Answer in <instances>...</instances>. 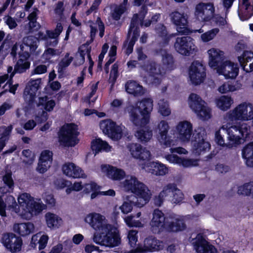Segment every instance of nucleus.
I'll return each instance as SVG.
<instances>
[{"mask_svg": "<svg viewBox=\"0 0 253 253\" xmlns=\"http://www.w3.org/2000/svg\"><path fill=\"white\" fill-rule=\"evenodd\" d=\"M161 54L162 64L149 60L140 66L141 77L147 84H159L161 77L173 68L174 60L172 55L164 50L161 51Z\"/></svg>", "mask_w": 253, "mask_h": 253, "instance_id": "f257e3e1", "label": "nucleus"}, {"mask_svg": "<svg viewBox=\"0 0 253 253\" xmlns=\"http://www.w3.org/2000/svg\"><path fill=\"white\" fill-rule=\"evenodd\" d=\"M250 128V126L245 123L233 126L230 124L223 125L215 132V141L221 146L229 148L236 146L241 143L244 135H248Z\"/></svg>", "mask_w": 253, "mask_h": 253, "instance_id": "f03ea898", "label": "nucleus"}, {"mask_svg": "<svg viewBox=\"0 0 253 253\" xmlns=\"http://www.w3.org/2000/svg\"><path fill=\"white\" fill-rule=\"evenodd\" d=\"M92 240L96 244L109 248L118 246L121 242L118 230L112 225L100 233H95Z\"/></svg>", "mask_w": 253, "mask_h": 253, "instance_id": "7ed1b4c3", "label": "nucleus"}, {"mask_svg": "<svg viewBox=\"0 0 253 253\" xmlns=\"http://www.w3.org/2000/svg\"><path fill=\"white\" fill-rule=\"evenodd\" d=\"M18 202L23 209V216L26 219H30L33 215L41 212L45 208V205L42 203L36 202L29 194L24 193L20 195Z\"/></svg>", "mask_w": 253, "mask_h": 253, "instance_id": "20e7f679", "label": "nucleus"}, {"mask_svg": "<svg viewBox=\"0 0 253 253\" xmlns=\"http://www.w3.org/2000/svg\"><path fill=\"white\" fill-rule=\"evenodd\" d=\"M227 121H248L253 120V103L244 102L236 106L225 115Z\"/></svg>", "mask_w": 253, "mask_h": 253, "instance_id": "39448f33", "label": "nucleus"}, {"mask_svg": "<svg viewBox=\"0 0 253 253\" xmlns=\"http://www.w3.org/2000/svg\"><path fill=\"white\" fill-rule=\"evenodd\" d=\"M78 126L74 124L64 125L58 134L60 144L64 146H74L79 141Z\"/></svg>", "mask_w": 253, "mask_h": 253, "instance_id": "423d86ee", "label": "nucleus"}, {"mask_svg": "<svg viewBox=\"0 0 253 253\" xmlns=\"http://www.w3.org/2000/svg\"><path fill=\"white\" fill-rule=\"evenodd\" d=\"M174 47L178 53L185 56H190L195 53L198 50L194 43V40L189 36L176 38Z\"/></svg>", "mask_w": 253, "mask_h": 253, "instance_id": "0eeeda50", "label": "nucleus"}, {"mask_svg": "<svg viewBox=\"0 0 253 253\" xmlns=\"http://www.w3.org/2000/svg\"><path fill=\"white\" fill-rule=\"evenodd\" d=\"M169 128L168 123L162 120L158 123L154 129L155 132L156 133L157 140L164 148L170 147L172 142L171 136L168 134Z\"/></svg>", "mask_w": 253, "mask_h": 253, "instance_id": "6e6552de", "label": "nucleus"}, {"mask_svg": "<svg viewBox=\"0 0 253 253\" xmlns=\"http://www.w3.org/2000/svg\"><path fill=\"white\" fill-rule=\"evenodd\" d=\"M84 220L94 230L99 232L107 229L111 225L108 223L104 215L96 212L89 213L86 216Z\"/></svg>", "mask_w": 253, "mask_h": 253, "instance_id": "1a4fd4ad", "label": "nucleus"}, {"mask_svg": "<svg viewBox=\"0 0 253 253\" xmlns=\"http://www.w3.org/2000/svg\"><path fill=\"white\" fill-rule=\"evenodd\" d=\"M214 12V7L212 3L200 2L195 7V16L200 21H209L213 17Z\"/></svg>", "mask_w": 253, "mask_h": 253, "instance_id": "9d476101", "label": "nucleus"}, {"mask_svg": "<svg viewBox=\"0 0 253 253\" xmlns=\"http://www.w3.org/2000/svg\"><path fill=\"white\" fill-rule=\"evenodd\" d=\"M100 127L103 133L114 140H118L122 136L121 127L110 120H105L100 123Z\"/></svg>", "mask_w": 253, "mask_h": 253, "instance_id": "9b49d317", "label": "nucleus"}, {"mask_svg": "<svg viewBox=\"0 0 253 253\" xmlns=\"http://www.w3.org/2000/svg\"><path fill=\"white\" fill-rule=\"evenodd\" d=\"M166 218L164 213L159 209H155L152 213V218L150 221V230L153 233L158 234L166 227Z\"/></svg>", "mask_w": 253, "mask_h": 253, "instance_id": "f8f14e48", "label": "nucleus"}, {"mask_svg": "<svg viewBox=\"0 0 253 253\" xmlns=\"http://www.w3.org/2000/svg\"><path fill=\"white\" fill-rule=\"evenodd\" d=\"M147 12V7L145 5H143L141 7V10L139 12V14H135L131 19L127 37H129L131 33L132 32L133 35L131 39H135V42L137 40L138 37L139 36V30L138 26L139 25L141 26L143 25V20L144 19Z\"/></svg>", "mask_w": 253, "mask_h": 253, "instance_id": "ddd939ff", "label": "nucleus"}, {"mask_svg": "<svg viewBox=\"0 0 253 253\" xmlns=\"http://www.w3.org/2000/svg\"><path fill=\"white\" fill-rule=\"evenodd\" d=\"M189 77L192 83L196 85L202 83L206 77L205 69L199 61L193 62L190 68Z\"/></svg>", "mask_w": 253, "mask_h": 253, "instance_id": "4468645a", "label": "nucleus"}, {"mask_svg": "<svg viewBox=\"0 0 253 253\" xmlns=\"http://www.w3.org/2000/svg\"><path fill=\"white\" fill-rule=\"evenodd\" d=\"M133 193L137 196L136 201L134 203L138 207H142L148 203L152 196V193L148 187L141 182Z\"/></svg>", "mask_w": 253, "mask_h": 253, "instance_id": "2eb2a0df", "label": "nucleus"}, {"mask_svg": "<svg viewBox=\"0 0 253 253\" xmlns=\"http://www.w3.org/2000/svg\"><path fill=\"white\" fill-rule=\"evenodd\" d=\"M127 149L134 158L142 161H149L152 158L150 151L138 143H129Z\"/></svg>", "mask_w": 253, "mask_h": 253, "instance_id": "dca6fc26", "label": "nucleus"}, {"mask_svg": "<svg viewBox=\"0 0 253 253\" xmlns=\"http://www.w3.org/2000/svg\"><path fill=\"white\" fill-rule=\"evenodd\" d=\"M1 242L8 250L13 253L20 251L22 244L21 238L12 233L4 234Z\"/></svg>", "mask_w": 253, "mask_h": 253, "instance_id": "f3484780", "label": "nucleus"}, {"mask_svg": "<svg viewBox=\"0 0 253 253\" xmlns=\"http://www.w3.org/2000/svg\"><path fill=\"white\" fill-rule=\"evenodd\" d=\"M217 73L222 75L226 79H234L238 74L237 64L225 60L216 69Z\"/></svg>", "mask_w": 253, "mask_h": 253, "instance_id": "a211bd4d", "label": "nucleus"}, {"mask_svg": "<svg viewBox=\"0 0 253 253\" xmlns=\"http://www.w3.org/2000/svg\"><path fill=\"white\" fill-rule=\"evenodd\" d=\"M130 121L137 127H143L149 123L150 117L138 110L137 108L131 106L128 110Z\"/></svg>", "mask_w": 253, "mask_h": 253, "instance_id": "6ab92c4d", "label": "nucleus"}, {"mask_svg": "<svg viewBox=\"0 0 253 253\" xmlns=\"http://www.w3.org/2000/svg\"><path fill=\"white\" fill-rule=\"evenodd\" d=\"M192 244L198 253H218L215 248L210 244L200 234L192 240Z\"/></svg>", "mask_w": 253, "mask_h": 253, "instance_id": "aec40b11", "label": "nucleus"}, {"mask_svg": "<svg viewBox=\"0 0 253 253\" xmlns=\"http://www.w3.org/2000/svg\"><path fill=\"white\" fill-rule=\"evenodd\" d=\"M178 138L182 142H188L193 134L192 124L187 121L180 122L176 127Z\"/></svg>", "mask_w": 253, "mask_h": 253, "instance_id": "412c9836", "label": "nucleus"}, {"mask_svg": "<svg viewBox=\"0 0 253 253\" xmlns=\"http://www.w3.org/2000/svg\"><path fill=\"white\" fill-rule=\"evenodd\" d=\"M41 79L31 80L26 85L23 93V97L27 102L30 103L35 99L36 93L40 87Z\"/></svg>", "mask_w": 253, "mask_h": 253, "instance_id": "4be33fe9", "label": "nucleus"}, {"mask_svg": "<svg viewBox=\"0 0 253 253\" xmlns=\"http://www.w3.org/2000/svg\"><path fill=\"white\" fill-rule=\"evenodd\" d=\"M208 53L209 57V64L215 69L225 60L224 52L218 49L212 48L208 51Z\"/></svg>", "mask_w": 253, "mask_h": 253, "instance_id": "5701e85b", "label": "nucleus"}, {"mask_svg": "<svg viewBox=\"0 0 253 253\" xmlns=\"http://www.w3.org/2000/svg\"><path fill=\"white\" fill-rule=\"evenodd\" d=\"M186 227L182 219L178 216H170L166 218V228L169 231L178 232L184 230Z\"/></svg>", "mask_w": 253, "mask_h": 253, "instance_id": "b1692460", "label": "nucleus"}, {"mask_svg": "<svg viewBox=\"0 0 253 253\" xmlns=\"http://www.w3.org/2000/svg\"><path fill=\"white\" fill-rule=\"evenodd\" d=\"M62 171L66 175L73 177H85L83 170L72 163H67L62 166Z\"/></svg>", "mask_w": 253, "mask_h": 253, "instance_id": "393cba45", "label": "nucleus"}, {"mask_svg": "<svg viewBox=\"0 0 253 253\" xmlns=\"http://www.w3.org/2000/svg\"><path fill=\"white\" fill-rule=\"evenodd\" d=\"M101 168L102 172L113 180H120L126 175L123 169L109 165H102Z\"/></svg>", "mask_w": 253, "mask_h": 253, "instance_id": "a878e982", "label": "nucleus"}, {"mask_svg": "<svg viewBox=\"0 0 253 253\" xmlns=\"http://www.w3.org/2000/svg\"><path fill=\"white\" fill-rule=\"evenodd\" d=\"M238 60L244 70L250 72L253 70V52L245 51L242 55L238 57Z\"/></svg>", "mask_w": 253, "mask_h": 253, "instance_id": "bb28decb", "label": "nucleus"}, {"mask_svg": "<svg viewBox=\"0 0 253 253\" xmlns=\"http://www.w3.org/2000/svg\"><path fill=\"white\" fill-rule=\"evenodd\" d=\"M163 243L153 236H150L144 241V248L145 251L155 252L163 248Z\"/></svg>", "mask_w": 253, "mask_h": 253, "instance_id": "cd10ccee", "label": "nucleus"}, {"mask_svg": "<svg viewBox=\"0 0 253 253\" xmlns=\"http://www.w3.org/2000/svg\"><path fill=\"white\" fill-rule=\"evenodd\" d=\"M125 89L126 91L135 96H140L145 93V89L143 86L135 81H129L126 83Z\"/></svg>", "mask_w": 253, "mask_h": 253, "instance_id": "c85d7f7f", "label": "nucleus"}, {"mask_svg": "<svg viewBox=\"0 0 253 253\" xmlns=\"http://www.w3.org/2000/svg\"><path fill=\"white\" fill-rule=\"evenodd\" d=\"M34 229V225L31 222L15 223L13 227V231L22 236L33 232Z\"/></svg>", "mask_w": 253, "mask_h": 253, "instance_id": "c756f323", "label": "nucleus"}, {"mask_svg": "<svg viewBox=\"0 0 253 253\" xmlns=\"http://www.w3.org/2000/svg\"><path fill=\"white\" fill-rule=\"evenodd\" d=\"M153 101L150 98H145L136 103L134 108H137L138 110L150 118V114L153 110Z\"/></svg>", "mask_w": 253, "mask_h": 253, "instance_id": "7c9ffc66", "label": "nucleus"}, {"mask_svg": "<svg viewBox=\"0 0 253 253\" xmlns=\"http://www.w3.org/2000/svg\"><path fill=\"white\" fill-rule=\"evenodd\" d=\"M30 63L26 60L21 59H19L15 65L13 71V68L9 66L7 68L8 73H10V78L11 79L15 73H22L25 72L26 70L30 68Z\"/></svg>", "mask_w": 253, "mask_h": 253, "instance_id": "2f4dec72", "label": "nucleus"}, {"mask_svg": "<svg viewBox=\"0 0 253 253\" xmlns=\"http://www.w3.org/2000/svg\"><path fill=\"white\" fill-rule=\"evenodd\" d=\"M253 15V7L249 2V0H242L239 16L240 19L244 21L248 20Z\"/></svg>", "mask_w": 253, "mask_h": 253, "instance_id": "473e14b6", "label": "nucleus"}, {"mask_svg": "<svg viewBox=\"0 0 253 253\" xmlns=\"http://www.w3.org/2000/svg\"><path fill=\"white\" fill-rule=\"evenodd\" d=\"M148 172L156 176H163L169 172V169L164 164L152 162L150 164Z\"/></svg>", "mask_w": 253, "mask_h": 253, "instance_id": "72a5a7b5", "label": "nucleus"}, {"mask_svg": "<svg viewBox=\"0 0 253 253\" xmlns=\"http://www.w3.org/2000/svg\"><path fill=\"white\" fill-rule=\"evenodd\" d=\"M90 49L88 45L83 44L79 49L75 57L74 64L76 66L82 65L84 62V56L90 53Z\"/></svg>", "mask_w": 253, "mask_h": 253, "instance_id": "f704fd0d", "label": "nucleus"}, {"mask_svg": "<svg viewBox=\"0 0 253 253\" xmlns=\"http://www.w3.org/2000/svg\"><path fill=\"white\" fill-rule=\"evenodd\" d=\"M169 17L171 22L178 26H185L188 23L187 15L184 13L175 11L169 14Z\"/></svg>", "mask_w": 253, "mask_h": 253, "instance_id": "c9c22d12", "label": "nucleus"}, {"mask_svg": "<svg viewBox=\"0 0 253 253\" xmlns=\"http://www.w3.org/2000/svg\"><path fill=\"white\" fill-rule=\"evenodd\" d=\"M140 183L141 182L135 176H127L122 184L125 190L133 193Z\"/></svg>", "mask_w": 253, "mask_h": 253, "instance_id": "e433bc0d", "label": "nucleus"}, {"mask_svg": "<svg viewBox=\"0 0 253 253\" xmlns=\"http://www.w3.org/2000/svg\"><path fill=\"white\" fill-rule=\"evenodd\" d=\"M241 87L242 84L238 81L227 82L220 85L218 90L221 93H226L239 90Z\"/></svg>", "mask_w": 253, "mask_h": 253, "instance_id": "4c0bfd02", "label": "nucleus"}, {"mask_svg": "<svg viewBox=\"0 0 253 253\" xmlns=\"http://www.w3.org/2000/svg\"><path fill=\"white\" fill-rule=\"evenodd\" d=\"M210 147V143L203 139L198 141H195L193 145V152L195 155H200L209 151Z\"/></svg>", "mask_w": 253, "mask_h": 253, "instance_id": "58836bf2", "label": "nucleus"}, {"mask_svg": "<svg viewBox=\"0 0 253 253\" xmlns=\"http://www.w3.org/2000/svg\"><path fill=\"white\" fill-rule=\"evenodd\" d=\"M242 156L246 161V164L249 167H253V143H250L242 150Z\"/></svg>", "mask_w": 253, "mask_h": 253, "instance_id": "ea45409f", "label": "nucleus"}, {"mask_svg": "<svg viewBox=\"0 0 253 253\" xmlns=\"http://www.w3.org/2000/svg\"><path fill=\"white\" fill-rule=\"evenodd\" d=\"M45 218L47 225L50 228H57L62 224L61 218L54 213L47 212L45 215Z\"/></svg>", "mask_w": 253, "mask_h": 253, "instance_id": "a19ab883", "label": "nucleus"}, {"mask_svg": "<svg viewBox=\"0 0 253 253\" xmlns=\"http://www.w3.org/2000/svg\"><path fill=\"white\" fill-rule=\"evenodd\" d=\"M91 148L92 151H95V155H96L101 150L108 152L110 151L111 147L106 141H104L100 138H97L92 141Z\"/></svg>", "mask_w": 253, "mask_h": 253, "instance_id": "79ce46f5", "label": "nucleus"}, {"mask_svg": "<svg viewBox=\"0 0 253 253\" xmlns=\"http://www.w3.org/2000/svg\"><path fill=\"white\" fill-rule=\"evenodd\" d=\"M233 102V99L230 96L225 95L221 96L215 100L217 107L223 111L229 109Z\"/></svg>", "mask_w": 253, "mask_h": 253, "instance_id": "37998d69", "label": "nucleus"}, {"mask_svg": "<svg viewBox=\"0 0 253 253\" xmlns=\"http://www.w3.org/2000/svg\"><path fill=\"white\" fill-rule=\"evenodd\" d=\"M205 103V101L197 94L191 93L189 97V105L194 112L198 111Z\"/></svg>", "mask_w": 253, "mask_h": 253, "instance_id": "c03bdc74", "label": "nucleus"}, {"mask_svg": "<svg viewBox=\"0 0 253 253\" xmlns=\"http://www.w3.org/2000/svg\"><path fill=\"white\" fill-rule=\"evenodd\" d=\"M135 136L140 142H147L152 138L153 133L149 129H141L136 131Z\"/></svg>", "mask_w": 253, "mask_h": 253, "instance_id": "a18cd8bd", "label": "nucleus"}, {"mask_svg": "<svg viewBox=\"0 0 253 253\" xmlns=\"http://www.w3.org/2000/svg\"><path fill=\"white\" fill-rule=\"evenodd\" d=\"M48 238L47 235H42L41 233H39L34 235L32 237L31 244H36V242L39 244V249L42 250L45 248L47 243Z\"/></svg>", "mask_w": 253, "mask_h": 253, "instance_id": "49530a36", "label": "nucleus"}, {"mask_svg": "<svg viewBox=\"0 0 253 253\" xmlns=\"http://www.w3.org/2000/svg\"><path fill=\"white\" fill-rule=\"evenodd\" d=\"M23 44L29 48V51L31 53L35 51L38 47V39L32 36L25 37L23 39Z\"/></svg>", "mask_w": 253, "mask_h": 253, "instance_id": "de8ad7c7", "label": "nucleus"}, {"mask_svg": "<svg viewBox=\"0 0 253 253\" xmlns=\"http://www.w3.org/2000/svg\"><path fill=\"white\" fill-rule=\"evenodd\" d=\"M197 116L202 120H208L211 117V109L207 106V103L203 105L198 111H195Z\"/></svg>", "mask_w": 253, "mask_h": 253, "instance_id": "09e8293b", "label": "nucleus"}, {"mask_svg": "<svg viewBox=\"0 0 253 253\" xmlns=\"http://www.w3.org/2000/svg\"><path fill=\"white\" fill-rule=\"evenodd\" d=\"M2 133L0 137V151H1L5 145V142L8 141L10 135L12 127L11 126H2Z\"/></svg>", "mask_w": 253, "mask_h": 253, "instance_id": "8fccbe9b", "label": "nucleus"}, {"mask_svg": "<svg viewBox=\"0 0 253 253\" xmlns=\"http://www.w3.org/2000/svg\"><path fill=\"white\" fill-rule=\"evenodd\" d=\"M237 192L239 195L252 197L253 195V182L247 183L239 186Z\"/></svg>", "mask_w": 253, "mask_h": 253, "instance_id": "3c124183", "label": "nucleus"}, {"mask_svg": "<svg viewBox=\"0 0 253 253\" xmlns=\"http://www.w3.org/2000/svg\"><path fill=\"white\" fill-rule=\"evenodd\" d=\"M127 2V0H124L123 3L115 8L111 13L112 17L114 20H118L120 19L122 14L126 10Z\"/></svg>", "mask_w": 253, "mask_h": 253, "instance_id": "603ef678", "label": "nucleus"}, {"mask_svg": "<svg viewBox=\"0 0 253 253\" xmlns=\"http://www.w3.org/2000/svg\"><path fill=\"white\" fill-rule=\"evenodd\" d=\"M73 57L70 56V53H67L58 64V72L61 73L69 66L73 60Z\"/></svg>", "mask_w": 253, "mask_h": 253, "instance_id": "864d4df0", "label": "nucleus"}, {"mask_svg": "<svg viewBox=\"0 0 253 253\" xmlns=\"http://www.w3.org/2000/svg\"><path fill=\"white\" fill-rule=\"evenodd\" d=\"M63 31V27L61 23H58L57 24L56 28L54 31L46 30L45 36L49 39H52L53 40L58 39L60 33Z\"/></svg>", "mask_w": 253, "mask_h": 253, "instance_id": "5fc2aeb1", "label": "nucleus"}, {"mask_svg": "<svg viewBox=\"0 0 253 253\" xmlns=\"http://www.w3.org/2000/svg\"><path fill=\"white\" fill-rule=\"evenodd\" d=\"M219 32V30L218 28H213L202 34L201 35V39L204 42H208L213 39Z\"/></svg>", "mask_w": 253, "mask_h": 253, "instance_id": "6e6d98bb", "label": "nucleus"}, {"mask_svg": "<svg viewBox=\"0 0 253 253\" xmlns=\"http://www.w3.org/2000/svg\"><path fill=\"white\" fill-rule=\"evenodd\" d=\"M159 112L164 116H169L171 111L168 102L165 99H161L158 102Z\"/></svg>", "mask_w": 253, "mask_h": 253, "instance_id": "4d7b16f0", "label": "nucleus"}, {"mask_svg": "<svg viewBox=\"0 0 253 253\" xmlns=\"http://www.w3.org/2000/svg\"><path fill=\"white\" fill-rule=\"evenodd\" d=\"M170 201L173 204H178L184 199V195L182 191L176 186L174 190L170 196Z\"/></svg>", "mask_w": 253, "mask_h": 253, "instance_id": "13d9d810", "label": "nucleus"}, {"mask_svg": "<svg viewBox=\"0 0 253 253\" xmlns=\"http://www.w3.org/2000/svg\"><path fill=\"white\" fill-rule=\"evenodd\" d=\"M126 224L129 227H143V224L139 220L134 219V216L129 215L125 218Z\"/></svg>", "mask_w": 253, "mask_h": 253, "instance_id": "bf43d9fd", "label": "nucleus"}, {"mask_svg": "<svg viewBox=\"0 0 253 253\" xmlns=\"http://www.w3.org/2000/svg\"><path fill=\"white\" fill-rule=\"evenodd\" d=\"M8 200L10 202H11V203L8 205V209L9 210H11L12 211L15 212V213L19 214L23 216L22 212H20V206L18 205L14 198L12 196H9L8 198Z\"/></svg>", "mask_w": 253, "mask_h": 253, "instance_id": "052dcab7", "label": "nucleus"}, {"mask_svg": "<svg viewBox=\"0 0 253 253\" xmlns=\"http://www.w3.org/2000/svg\"><path fill=\"white\" fill-rule=\"evenodd\" d=\"M137 232L136 230H132L129 231L127 235L128 243L130 247L134 248L136 247L137 242Z\"/></svg>", "mask_w": 253, "mask_h": 253, "instance_id": "680f3d73", "label": "nucleus"}, {"mask_svg": "<svg viewBox=\"0 0 253 253\" xmlns=\"http://www.w3.org/2000/svg\"><path fill=\"white\" fill-rule=\"evenodd\" d=\"M176 185L173 183H169L163 187L160 193L164 198L170 196L175 189Z\"/></svg>", "mask_w": 253, "mask_h": 253, "instance_id": "e2e57ef3", "label": "nucleus"}, {"mask_svg": "<svg viewBox=\"0 0 253 253\" xmlns=\"http://www.w3.org/2000/svg\"><path fill=\"white\" fill-rule=\"evenodd\" d=\"M61 53L58 49L53 48L52 47H47L43 54V56L46 58L50 59L54 56H59Z\"/></svg>", "mask_w": 253, "mask_h": 253, "instance_id": "0e129e2a", "label": "nucleus"}, {"mask_svg": "<svg viewBox=\"0 0 253 253\" xmlns=\"http://www.w3.org/2000/svg\"><path fill=\"white\" fill-rule=\"evenodd\" d=\"M39 37L42 39L45 40V45L46 47H55L57 45L58 43V39L53 40L52 39H49L46 38L45 36L42 37V34L41 32L39 33Z\"/></svg>", "mask_w": 253, "mask_h": 253, "instance_id": "69168bd1", "label": "nucleus"}, {"mask_svg": "<svg viewBox=\"0 0 253 253\" xmlns=\"http://www.w3.org/2000/svg\"><path fill=\"white\" fill-rule=\"evenodd\" d=\"M51 164L49 162H46L39 160V162L37 168V170L39 172L43 173L47 171L50 167Z\"/></svg>", "mask_w": 253, "mask_h": 253, "instance_id": "338daca9", "label": "nucleus"}, {"mask_svg": "<svg viewBox=\"0 0 253 253\" xmlns=\"http://www.w3.org/2000/svg\"><path fill=\"white\" fill-rule=\"evenodd\" d=\"M41 161L49 162L51 164L52 161V153L49 150H44L41 154L40 159Z\"/></svg>", "mask_w": 253, "mask_h": 253, "instance_id": "774afa93", "label": "nucleus"}]
</instances>
